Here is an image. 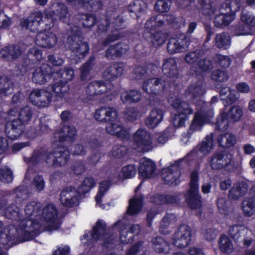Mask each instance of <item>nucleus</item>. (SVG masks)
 <instances>
[{
  "label": "nucleus",
  "instance_id": "60",
  "mask_svg": "<svg viewBox=\"0 0 255 255\" xmlns=\"http://www.w3.org/2000/svg\"><path fill=\"white\" fill-rule=\"evenodd\" d=\"M142 7L140 2L138 1L130 3L128 7V10L130 13L131 16L137 18L138 14L141 11Z\"/></svg>",
  "mask_w": 255,
  "mask_h": 255
},
{
  "label": "nucleus",
  "instance_id": "11",
  "mask_svg": "<svg viewBox=\"0 0 255 255\" xmlns=\"http://www.w3.org/2000/svg\"><path fill=\"white\" fill-rule=\"evenodd\" d=\"M80 194L78 190L71 186L64 188L60 194V202L66 207L76 206L79 204Z\"/></svg>",
  "mask_w": 255,
  "mask_h": 255
},
{
  "label": "nucleus",
  "instance_id": "12",
  "mask_svg": "<svg viewBox=\"0 0 255 255\" xmlns=\"http://www.w3.org/2000/svg\"><path fill=\"white\" fill-rule=\"evenodd\" d=\"M41 19L42 13L40 11L33 12L26 19L21 22V25L31 32H42L46 27L44 26Z\"/></svg>",
  "mask_w": 255,
  "mask_h": 255
},
{
  "label": "nucleus",
  "instance_id": "35",
  "mask_svg": "<svg viewBox=\"0 0 255 255\" xmlns=\"http://www.w3.org/2000/svg\"><path fill=\"white\" fill-rule=\"evenodd\" d=\"M78 5L89 11H96L103 7L102 0H78Z\"/></svg>",
  "mask_w": 255,
  "mask_h": 255
},
{
  "label": "nucleus",
  "instance_id": "39",
  "mask_svg": "<svg viewBox=\"0 0 255 255\" xmlns=\"http://www.w3.org/2000/svg\"><path fill=\"white\" fill-rule=\"evenodd\" d=\"M205 92V91L201 82H198L191 85L186 90V94L189 97L190 99L200 98L204 94Z\"/></svg>",
  "mask_w": 255,
  "mask_h": 255
},
{
  "label": "nucleus",
  "instance_id": "58",
  "mask_svg": "<svg viewBox=\"0 0 255 255\" xmlns=\"http://www.w3.org/2000/svg\"><path fill=\"white\" fill-rule=\"evenodd\" d=\"M171 4L170 0H158L154 5V9L158 12H166L170 9Z\"/></svg>",
  "mask_w": 255,
  "mask_h": 255
},
{
  "label": "nucleus",
  "instance_id": "33",
  "mask_svg": "<svg viewBox=\"0 0 255 255\" xmlns=\"http://www.w3.org/2000/svg\"><path fill=\"white\" fill-rule=\"evenodd\" d=\"M152 247L157 253L167 254L169 253L170 247L169 244L161 237H156L151 240Z\"/></svg>",
  "mask_w": 255,
  "mask_h": 255
},
{
  "label": "nucleus",
  "instance_id": "50",
  "mask_svg": "<svg viewBox=\"0 0 255 255\" xmlns=\"http://www.w3.org/2000/svg\"><path fill=\"white\" fill-rule=\"evenodd\" d=\"M13 92L12 83L7 78L0 79V96H7Z\"/></svg>",
  "mask_w": 255,
  "mask_h": 255
},
{
  "label": "nucleus",
  "instance_id": "55",
  "mask_svg": "<svg viewBox=\"0 0 255 255\" xmlns=\"http://www.w3.org/2000/svg\"><path fill=\"white\" fill-rule=\"evenodd\" d=\"M95 181L93 178H86L78 187V191L79 194H85L88 193L94 186Z\"/></svg>",
  "mask_w": 255,
  "mask_h": 255
},
{
  "label": "nucleus",
  "instance_id": "30",
  "mask_svg": "<svg viewBox=\"0 0 255 255\" xmlns=\"http://www.w3.org/2000/svg\"><path fill=\"white\" fill-rule=\"evenodd\" d=\"M213 133H210L206 135L202 142L198 144L196 148L192 150L191 154L193 155L196 154V151H199L204 155H207L210 153L213 148Z\"/></svg>",
  "mask_w": 255,
  "mask_h": 255
},
{
  "label": "nucleus",
  "instance_id": "38",
  "mask_svg": "<svg viewBox=\"0 0 255 255\" xmlns=\"http://www.w3.org/2000/svg\"><path fill=\"white\" fill-rule=\"evenodd\" d=\"M215 46L220 49H227L231 45V37L230 35L226 32L218 33L214 38Z\"/></svg>",
  "mask_w": 255,
  "mask_h": 255
},
{
  "label": "nucleus",
  "instance_id": "21",
  "mask_svg": "<svg viewBox=\"0 0 255 255\" xmlns=\"http://www.w3.org/2000/svg\"><path fill=\"white\" fill-rule=\"evenodd\" d=\"M125 70L124 63L116 62L107 67L103 73V77L107 81H112L120 77Z\"/></svg>",
  "mask_w": 255,
  "mask_h": 255
},
{
  "label": "nucleus",
  "instance_id": "28",
  "mask_svg": "<svg viewBox=\"0 0 255 255\" xmlns=\"http://www.w3.org/2000/svg\"><path fill=\"white\" fill-rule=\"evenodd\" d=\"M163 117V112L161 109H153L145 119V125L149 128H154L162 121Z\"/></svg>",
  "mask_w": 255,
  "mask_h": 255
},
{
  "label": "nucleus",
  "instance_id": "56",
  "mask_svg": "<svg viewBox=\"0 0 255 255\" xmlns=\"http://www.w3.org/2000/svg\"><path fill=\"white\" fill-rule=\"evenodd\" d=\"M61 137H64L63 140H66V138L73 139L77 136V130L73 126H65L61 129Z\"/></svg>",
  "mask_w": 255,
  "mask_h": 255
},
{
  "label": "nucleus",
  "instance_id": "22",
  "mask_svg": "<svg viewBox=\"0 0 255 255\" xmlns=\"http://www.w3.org/2000/svg\"><path fill=\"white\" fill-rule=\"evenodd\" d=\"M248 188L249 185L246 181L237 182L230 189L228 197L232 201H238L247 193Z\"/></svg>",
  "mask_w": 255,
  "mask_h": 255
},
{
  "label": "nucleus",
  "instance_id": "9",
  "mask_svg": "<svg viewBox=\"0 0 255 255\" xmlns=\"http://www.w3.org/2000/svg\"><path fill=\"white\" fill-rule=\"evenodd\" d=\"M190 38L184 34L177 38H170L167 44V50L170 54L184 52L190 44Z\"/></svg>",
  "mask_w": 255,
  "mask_h": 255
},
{
  "label": "nucleus",
  "instance_id": "37",
  "mask_svg": "<svg viewBox=\"0 0 255 255\" xmlns=\"http://www.w3.org/2000/svg\"><path fill=\"white\" fill-rule=\"evenodd\" d=\"M197 8L201 13L207 16H211L216 11L211 0H199Z\"/></svg>",
  "mask_w": 255,
  "mask_h": 255
},
{
  "label": "nucleus",
  "instance_id": "29",
  "mask_svg": "<svg viewBox=\"0 0 255 255\" xmlns=\"http://www.w3.org/2000/svg\"><path fill=\"white\" fill-rule=\"evenodd\" d=\"M43 218L48 222L53 224V229L57 230L59 227V225L57 223V211L55 207L52 205H47L43 210L42 213Z\"/></svg>",
  "mask_w": 255,
  "mask_h": 255
},
{
  "label": "nucleus",
  "instance_id": "27",
  "mask_svg": "<svg viewBox=\"0 0 255 255\" xmlns=\"http://www.w3.org/2000/svg\"><path fill=\"white\" fill-rule=\"evenodd\" d=\"M250 233L243 225H234L230 227L228 230L229 236L237 243L242 242L245 236Z\"/></svg>",
  "mask_w": 255,
  "mask_h": 255
},
{
  "label": "nucleus",
  "instance_id": "49",
  "mask_svg": "<svg viewBox=\"0 0 255 255\" xmlns=\"http://www.w3.org/2000/svg\"><path fill=\"white\" fill-rule=\"evenodd\" d=\"M5 216L7 219L17 221H21L23 220V216L20 213L19 209L13 204L10 205L6 208Z\"/></svg>",
  "mask_w": 255,
  "mask_h": 255
},
{
  "label": "nucleus",
  "instance_id": "31",
  "mask_svg": "<svg viewBox=\"0 0 255 255\" xmlns=\"http://www.w3.org/2000/svg\"><path fill=\"white\" fill-rule=\"evenodd\" d=\"M106 130L107 133L115 135L123 139L128 137V131L123 126L117 124L109 123L107 124Z\"/></svg>",
  "mask_w": 255,
  "mask_h": 255
},
{
  "label": "nucleus",
  "instance_id": "16",
  "mask_svg": "<svg viewBox=\"0 0 255 255\" xmlns=\"http://www.w3.org/2000/svg\"><path fill=\"white\" fill-rule=\"evenodd\" d=\"M51 73V67L47 63H43L35 69L33 72L32 80L36 84H44L50 79Z\"/></svg>",
  "mask_w": 255,
  "mask_h": 255
},
{
  "label": "nucleus",
  "instance_id": "32",
  "mask_svg": "<svg viewBox=\"0 0 255 255\" xmlns=\"http://www.w3.org/2000/svg\"><path fill=\"white\" fill-rule=\"evenodd\" d=\"M236 137L230 132L220 134L217 138L219 146L223 148H227L234 146L236 143Z\"/></svg>",
  "mask_w": 255,
  "mask_h": 255
},
{
  "label": "nucleus",
  "instance_id": "57",
  "mask_svg": "<svg viewBox=\"0 0 255 255\" xmlns=\"http://www.w3.org/2000/svg\"><path fill=\"white\" fill-rule=\"evenodd\" d=\"M151 41L155 46H159L165 41L166 35L161 31H156L150 34Z\"/></svg>",
  "mask_w": 255,
  "mask_h": 255
},
{
  "label": "nucleus",
  "instance_id": "8",
  "mask_svg": "<svg viewBox=\"0 0 255 255\" xmlns=\"http://www.w3.org/2000/svg\"><path fill=\"white\" fill-rule=\"evenodd\" d=\"M192 230L188 225H181L173 235V244L177 248H185L191 241Z\"/></svg>",
  "mask_w": 255,
  "mask_h": 255
},
{
  "label": "nucleus",
  "instance_id": "54",
  "mask_svg": "<svg viewBox=\"0 0 255 255\" xmlns=\"http://www.w3.org/2000/svg\"><path fill=\"white\" fill-rule=\"evenodd\" d=\"M28 58V63H26L23 66L26 67L29 64L30 61H39L42 58V51L36 47H32L29 49L27 54Z\"/></svg>",
  "mask_w": 255,
  "mask_h": 255
},
{
  "label": "nucleus",
  "instance_id": "5",
  "mask_svg": "<svg viewBox=\"0 0 255 255\" xmlns=\"http://www.w3.org/2000/svg\"><path fill=\"white\" fill-rule=\"evenodd\" d=\"M203 105L196 113L190 125L189 133L201 129L205 124L210 122L213 117V112L211 108V104L202 102Z\"/></svg>",
  "mask_w": 255,
  "mask_h": 255
},
{
  "label": "nucleus",
  "instance_id": "44",
  "mask_svg": "<svg viewBox=\"0 0 255 255\" xmlns=\"http://www.w3.org/2000/svg\"><path fill=\"white\" fill-rule=\"evenodd\" d=\"M52 91L59 98H64L68 93L69 88L67 83L63 80H59L52 85Z\"/></svg>",
  "mask_w": 255,
  "mask_h": 255
},
{
  "label": "nucleus",
  "instance_id": "18",
  "mask_svg": "<svg viewBox=\"0 0 255 255\" xmlns=\"http://www.w3.org/2000/svg\"><path fill=\"white\" fill-rule=\"evenodd\" d=\"M24 49L18 45H10L3 47L0 52L1 57L8 61H13L20 58Z\"/></svg>",
  "mask_w": 255,
  "mask_h": 255
},
{
  "label": "nucleus",
  "instance_id": "45",
  "mask_svg": "<svg viewBox=\"0 0 255 255\" xmlns=\"http://www.w3.org/2000/svg\"><path fill=\"white\" fill-rule=\"evenodd\" d=\"M218 245L221 252L230 254L234 250L233 244L230 238L225 235H222L218 240Z\"/></svg>",
  "mask_w": 255,
  "mask_h": 255
},
{
  "label": "nucleus",
  "instance_id": "48",
  "mask_svg": "<svg viewBox=\"0 0 255 255\" xmlns=\"http://www.w3.org/2000/svg\"><path fill=\"white\" fill-rule=\"evenodd\" d=\"M106 226L102 220L97 222L96 225L93 227L91 236L94 240H98L103 238L106 232Z\"/></svg>",
  "mask_w": 255,
  "mask_h": 255
},
{
  "label": "nucleus",
  "instance_id": "6",
  "mask_svg": "<svg viewBox=\"0 0 255 255\" xmlns=\"http://www.w3.org/2000/svg\"><path fill=\"white\" fill-rule=\"evenodd\" d=\"M69 151L63 148L50 151L46 158V165L49 167L55 168L64 166L69 161Z\"/></svg>",
  "mask_w": 255,
  "mask_h": 255
},
{
  "label": "nucleus",
  "instance_id": "63",
  "mask_svg": "<svg viewBox=\"0 0 255 255\" xmlns=\"http://www.w3.org/2000/svg\"><path fill=\"white\" fill-rule=\"evenodd\" d=\"M197 65L202 71L205 72H209L213 68L212 61L208 58L199 60Z\"/></svg>",
  "mask_w": 255,
  "mask_h": 255
},
{
  "label": "nucleus",
  "instance_id": "59",
  "mask_svg": "<svg viewBox=\"0 0 255 255\" xmlns=\"http://www.w3.org/2000/svg\"><path fill=\"white\" fill-rule=\"evenodd\" d=\"M128 148L126 146L121 145H116L111 151L112 155L115 158H121L127 153Z\"/></svg>",
  "mask_w": 255,
  "mask_h": 255
},
{
  "label": "nucleus",
  "instance_id": "36",
  "mask_svg": "<svg viewBox=\"0 0 255 255\" xmlns=\"http://www.w3.org/2000/svg\"><path fill=\"white\" fill-rule=\"evenodd\" d=\"M234 19L233 13H219L214 19V25L216 27L223 28L228 26Z\"/></svg>",
  "mask_w": 255,
  "mask_h": 255
},
{
  "label": "nucleus",
  "instance_id": "17",
  "mask_svg": "<svg viewBox=\"0 0 255 255\" xmlns=\"http://www.w3.org/2000/svg\"><path fill=\"white\" fill-rule=\"evenodd\" d=\"M49 127L44 119H40L34 121L24 131L29 138H34L42 133L48 132Z\"/></svg>",
  "mask_w": 255,
  "mask_h": 255
},
{
  "label": "nucleus",
  "instance_id": "42",
  "mask_svg": "<svg viewBox=\"0 0 255 255\" xmlns=\"http://www.w3.org/2000/svg\"><path fill=\"white\" fill-rule=\"evenodd\" d=\"M143 197L142 196H135L129 201L127 213L130 215H134L138 213L141 210L142 206Z\"/></svg>",
  "mask_w": 255,
  "mask_h": 255
},
{
  "label": "nucleus",
  "instance_id": "10",
  "mask_svg": "<svg viewBox=\"0 0 255 255\" xmlns=\"http://www.w3.org/2000/svg\"><path fill=\"white\" fill-rule=\"evenodd\" d=\"M182 160L175 161L167 168L162 170L161 176L165 183L169 185H172L176 182L180 175V169Z\"/></svg>",
  "mask_w": 255,
  "mask_h": 255
},
{
  "label": "nucleus",
  "instance_id": "24",
  "mask_svg": "<svg viewBox=\"0 0 255 255\" xmlns=\"http://www.w3.org/2000/svg\"><path fill=\"white\" fill-rule=\"evenodd\" d=\"M107 85L101 80H95L91 82L86 88V93L88 96H94L102 95L108 92Z\"/></svg>",
  "mask_w": 255,
  "mask_h": 255
},
{
  "label": "nucleus",
  "instance_id": "53",
  "mask_svg": "<svg viewBox=\"0 0 255 255\" xmlns=\"http://www.w3.org/2000/svg\"><path fill=\"white\" fill-rule=\"evenodd\" d=\"M204 55V52L201 49H196L187 53L184 57L185 61L189 64H194L197 62L199 58Z\"/></svg>",
  "mask_w": 255,
  "mask_h": 255
},
{
  "label": "nucleus",
  "instance_id": "47",
  "mask_svg": "<svg viewBox=\"0 0 255 255\" xmlns=\"http://www.w3.org/2000/svg\"><path fill=\"white\" fill-rule=\"evenodd\" d=\"M51 10L49 11V13H51L52 15H56L60 19L66 17L68 10L66 6L61 2H56L53 3L51 6Z\"/></svg>",
  "mask_w": 255,
  "mask_h": 255
},
{
  "label": "nucleus",
  "instance_id": "40",
  "mask_svg": "<svg viewBox=\"0 0 255 255\" xmlns=\"http://www.w3.org/2000/svg\"><path fill=\"white\" fill-rule=\"evenodd\" d=\"M164 25V20H161L158 16H153L147 20L145 23L144 31L150 34L156 29Z\"/></svg>",
  "mask_w": 255,
  "mask_h": 255
},
{
  "label": "nucleus",
  "instance_id": "51",
  "mask_svg": "<svg viewBox=\"0 0 255 255\" xmlns=\"http://www.w3.org/2000/svg\"><path fill=\"white\" fill-rule=\"evenodd\" d=\"M226 115L230 122H236L241 120L243 115V111L240 107L234 106L230 109Z\"/></svg>",
  "mask_w": 255,
  "mask_h": 255
},
{
  "label": "nucleus",
  "instance_id": "20",
  "mask_svg": "<svg viewBox=\"0 0 255 255\" xmlns=\"http://www.w3.org/2000/svg\"><path fill=\"white\" fill-rule=\"evenodd\" d=\"M138 168V174L143 179L152 177L156 170V165L151 159L142 158L140 161Z\"/></svg>",
  "mask_w": 255,
  "mask_h": 255
},
{
  "label": "nucleus",
  "instance_id": "3",
  "mask_svg": "<svg viewBox=\"0 0 255 255\" xmlns=\"http://www.w3.org/2000/svg\"><path fill=\"white\" fill-rule=\"evenodd\" d=\"M68 26L66 45L73 55L78 59H83L89 52L88 43L83 41L80 27L74 25Z\"/></svg>",
  "mask_w": 255,
  "mask_h": 255
},
{
  "label": "nucleus",
  "instance_id": "41",
  "mask_svg": "<svg viewBox=\"0 0 255 255\" xmlns=\"http://www.w3.org/2000/svg\"><path fill=\"white\" fill-rule=\"evenodd\" d=\"M172 106L173 109L178 112V113L188 115L193 112V110L188 103L179 99H175L173 100Z\"/></svg>",
  "mask_w": 255,
  "mask_h": 255
},
{
  "label": "nucleus",
  "instance_id": "64",
  "mask_svg": "<svg viewBox=\"0 0 255 255\" xmlns=\"http://www.w3.org/2000/svg\"><path fill=\"white\" fill-rule=\"evenodd\" d=\"M139 115L138 110L133 107L127 109L123 112V116L125 120L128 121H135Z\"/></svg>",
  "mask_w": 255,
  "mask_h": 255
},
{
  "label": "nucleus",
  "instance_id": "4",
  "mask_svg": "<svg viewBox=\"0 0 255 255\" xmlns=\"http://www.w3.org/2000/svg\"><path fill=\"white\" fill-rule=\"evenodd\" d=\"M185 201L192 209H197L202 206V201L199 193L198 175L196 171L191 173L190 188L184 194Z\"/></svg>",
  "mask_w": 255,
  "mask_h": 255
},
{
  "label": "nucleus",
  "instance_id": "13",
  "mask_svg": "<svg viewBox=\"0 0 255 255\" xmlns=\"http://www.w3.org/2000/svg\"><path fill=\"white\" fill-rule=\"evenodd\" d=\"M29 98L32 105L38 107H46L51 102L52 95L43 89H34L30 92Z\"/></svg>",
  "mask_w": 255,
  "mask_h": 255
},
{
  "label": "nucleus",
  "instance_id": "14",
  "mask_svg": "<svg viewBox=\"0 0 255 255\" xmlns=\"http://www.w3.org/2000/svg\"><path fill=\"white\" fill-rule=\"evenodd\" d=\"M231 155L226 151H217L210 157L209 163L212 169L219 170L228 166L231 162Z\"/></svg>",
  "mask_w": 255,
  "mask_h": 255
},
{
  "label": "nucleus",
  "instance_id": "43",
  "mask_svg": "<svg viewBox=\"0 0 255 255\" xmlns=\"http://www.w3.org/2000/svg\"><path fill=\"white\" fill-rule=\"evenodd\" d=\"M121 98L124 103H137L141 99V93L137 90H130L121 94Z\"/></svg>",
  "mask_w": 255,
  "mask_h": 255
},
{
  "label": "nucleus",
  "instance_id": "1",
  "mask_svg": "<svg viewBox=\"0 0 255 255\" xmlns=\"http://www.w3.org/2000/svg\"><path fill=\"white\" fill-rule=\"evenodd\" d=\"M25 215L29 219H24L18 225V228L14 226L7 233L2 234L0 238V242L10 244L17 242H22L30 240L39 233L41 228V206L39 203L31 202L27 204L24 208Z\"/></svg>",
  "mask_w": 255,
  "mask_h": 255
},
{
  "label": "nucleus",
  "instance_id": "25",
  "mask_svg": "<svg viewBox=\"0 0 255 255\" xmlns=\"http://www.w3.org/2000/svg\"><path fill=\"white\" fill-rule=\"evenodd\" d=\"M162 72L170 78H176L179 76L177 62L174 58L166 59L162 64Z\"/></svg>",
  "mask_w": 255,
  "mask_h": 255
},
{
  "label": "nucleus",
  "instance_id": "23",
  "mask_svg": "<svg viewBox=\"0 0 255 255\" xmlns=\"http://www.w3.org/2000/svg\"><path fill=\"white\" fill-rule=\"evenodd\" d=\"M57 41L56 35L51 32H39L36 35L35 42L42 47L51 48L55 45Z\"/></svg>",
  "mask_w": 255,
  "mask_h": 255
},
{
  "label": "nucleus",
  "instance_id": "2",
  "mask_svg": "<svg viewBox=\"0 0 255 255\" xmlns=\"http://www.w3.org/2000/svg\"><path fill=\"white\" fill-rule=\"evenodd\" d=\"M34 111L32 108L26 105L20 108L17 119L7 122L5 126V133L7 137L15 140L24 132L25 126L31 121Z\"/></svg>",
  "mask_w": 255,
  "mask_h": 255
},
{
  "label": "nucleus",
  "instance_id": "52",
  "mask_svg": "<svg viewBox=\"0 0 255 255\" xmlns=\"http://www.w3.org/2000/svg\"><path fill=\"white\" fill-rule=\"evenodd\" d=\"M242 207L244 215L251 217L255 212V205L252 198H245L242 202Z\"/></svg>",
  "mask_w": 255,
  "mask_h": 255
},
{
  "label": "nucleus",
  "instance_id": "34",
  "mask_svg": "<svg viewBox=\"0 0 255 255\" xmlns=\"http://www.w3.org/2000/svg\"><path fill=\"white\" fill-rule=\"evenodd\" d=\"M126 46L122 43H117L109 47L106 51L105 56L109 59H114L124 54L126 50Z\"/></svg>",
  "mask_w": 255,
  "mask_h": 255
},
{
  "label": "nucleus",
  "instance_id": "62",
  "mask_svg": "<svg viewBox=\"0 0 255 255\" xmlns=\"http://www.w3.org/2000/svg\"><path fill=\"white\" fill-rule=\"evenodd\" d=\"M188 119V115L181 113L175 114L172 118V123L174 127L177 128L184 126Z\"/></svg>",
  "mask_w": 255,
  "mask_h": 255
},
{
  "label": "nucleus",
  "instance_id": "19",
  "mask_svg": "<svg viewBox=\"0 0 255 255\" xmlns=\"http://www.w3.org/2000/svg\"><path fill=\"white\" fill-rule=\"evenodd\" d=\"M118 116L117 110L113 107H102L95 112V118L101 122L115 121Z\"/></svg>",
  "mask_w": 255,
  "mask_h": 255
},
{
  "label": "nucleus",
  "instance_id": "46",
  "mask_svg": "<svg viewBox=\"0 0 255 255\" xmlns=\"http://www.w3.org/2000/svg\"><path fill=\"white\" fill-rule=\"evenodd\" d=\"M95 58L94 56H90L87 61L81 67L80 78L81 81H85L88 79L90 72L95 64Z\"/></svg>",
  "mask_w": 255,
  "mask_h": 255
},
{
  "label": "nucleus",
  "instance_id": "7",
  "mask_svg": "<svg viewBox=\"0 0 255 255\" xmlns=\"http://www.w3.org/2000/svg\"><path fill=\"white\" fill-rule=\"evenodd\" d=\"M133 140L135 148L139 151L147 152L153 148L150 134L144 129L137 130L133 134Z\"/></svg>",
  "mask_w": 255,
  "mask_h": 255
},
{
  "label": "nucleus",
  "instance_id": "26",
  "mask_svg": "<svg viewBox=\"0 0 255 255\" xmlns=\"http://www.w3.org/2000/svg\"><path fill=\"white\" fill-rule=\"evenodd\" d=\"M50 153V151L42 147L37 150L34 151L31 156L29 158H24V161L29 165H36L44 161L46 164L47 155Z\"/></svg>",
  "mask_w": 255,
  "mask_h": 255
},
{
  "label": "nucleus",
  "instance_id": "15",
  "mask_svg": "<svg viewBox=\"0 0 255 255\" xmlns=\"http://www.w3.org/2000/svg\"><path fill=\"white\" fill-rule=\"evenodd\" d=\"M166 87V82L162 78L149 79L142 84L143 90L148 94H161Z\"/></svg>",
  "mask_w": 255,
  "mask_h": 255
},
{
  "label": "nucleus",
  "instance_id": "61",
  "mask_svg": "<svg viewBox=\"0 0 255 255\" xmlns=\"http://www.w3.org/2000/svg\"><path fill=\"white\" fill-rule=\"evenodd\" d=\"M147 77V68L144 66H137L134 69L132 73V78L139 80Z\"/></svg>",
  "mask_w": 255,
  "mask_h": 255
}]
</instances>
